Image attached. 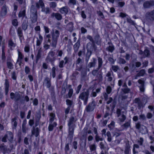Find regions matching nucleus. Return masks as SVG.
<instances>
[{"label": "nucleus", "instance_id": "59", "mask_svg": "<svg viewBox=\"0 0 154 154\" xmlns=\"http://www.w3.org/2000/svg\"><path fill=\"white\" fill-rule=\"evenodd\" d=\"M56 68L55 67H53L52 69V76L53 78H54L55 77L56 73H55Z\"/></svg>", "mask_w": 154, "mask_h": 154}, {"label": "nucleus", "instance_id": "7", "mask_svg": "<svg viewBox=\"0 0 154 154\" xmlns=\"http://www.w3.org/2000/svg\"><path fill=\"white\" fill-rule=\"evenodd\" d=\"M99 69H98V68L96 69H94L92 71V74L94 76H96V79L95 81L98 80L99 82L102 81L103 80V76L101 73H99L98 72Z\"/></svg>", "mask_w": 154, "mask_h": 154}, {"label": "nucleus", "instance_id": "22", "mask_svg": "<svg viewBox=\"0 0 154 154\" xmlns=\"http://www.w3.org/2000/svg\"><path fill=\"white\" fill-rule=\"evenodd\" d=\"M33 130L32 131V134H34L36 137H37L39 135V128H35L34 126L33 127Z\"/></svg>", "mask_w": 154, "mask_h": 154}, {"label": "nucleus", "instance_id": "23", "mask_svg": "<svg viewBox=\"0 0 154 154\" xmlns=\"http://www.w3.org/2000/svg\"><path fill=\"white\" fill-rule=\"evenodd\" d=\"M26 10L25 9L21 10L19 12L18 17H22V19L26 16Z\"/></svg>", "mask_w": 154, "mask_h": 154}, {"label": "nucleus", "instance_id": "12", "mask_svg": "<svg viewBox=\"0 0 154 154\" xmlns=\"http://www.w3.org/2000/svg\"><path fill=\"white\" fill-rule=\"evenodd\" d=\"M6 133V134H8V140L12 143L14 139L13 134L10 131H7Z\"/></svg>", "mask_w": 154, "mask_h": 154}, {"label": "nucleus", "instance_id": "21", "mask_svg": "<svg viewBox=\"0 0 154 154\" xmlns=\"http://www.w3.org/2000/svg\"><path fill=\"white\" fill-rule=\"evenodd\" d=\"M80 40L79 39L73 46L74 50L75 53H76L78 51L80 47Z\"/></svg>", "mask_w": 154, "mask_h": 154}, {"label": "nucleus", "instance_id": "48", "mask_svg": "<svg viewBox=\"0 0 154 154\" xmlns=\"http://www.w3.org/2000/svg\"><path fill=\"white\" fill-rule=\"evenodd\" d=\"M7 12V9L6 7L3 6L2 8L1 13L3 16L5 15L6 14Z\"/></svg>", "mask_w": 154, "mask_h": 154}, {"label": "nucleus", "instance_id": "54", "mask_svg": "<svg viewBox=\"0 0 154 154\" xmlns=\"http://www.w3.org/2000/svg\"><path fill=\"white\" fill-rule=\"evenodd\" d=\"M8 45H9L10 47H15L16 45L13 42L12 40H10L8 42Z\"/></svg>", "mask_w": 154, "mask_h": 154}, {"label": "nucleus", "instance_id": "37", "mask_svg": "<svg viewBox=\"0 0 154 154\" xmlns=\"http://www.w3.org/2000/svg\"><path fill=\"white\" fill-rule=\"evenodd\" d=\"M98 69H100V68L101 67L102 65V63H103V60L100 57H98Z\"/></svg>", "mask_w": 154, "mask_h": 154}, {"label": "nucleus", "instance_id": "51", "mask_svg": "<svg viewBox=\"0 0 154 154\" xmlns=\"http://www.w3.org/2000/svg\"><path fill=\"white\" fill-rule=\"evenodd\" d=\"M122 91L124 94H128L130 91V89L128 87L122 89Z\"/></svg>", "mask_w": 154, "mask_h": 154}, {"label": "nucleus", "instance_id": "62", "mask_svg": "<svg viewBox=\"0 0 154 154\" xmlns=\"http://www.w3.org/2000/svg\"><path fill=\"white\" fill-rule=\"evenodd\" d=\"M82 85L81 84L79 85L77 88V90H76V93L77 94H78L79 93L81 89V88Z\"/></svg>", "mask_w": 154, "mask_h": 154}, {"label": "nucleus", "instance_id": "27", "mask_svg": "<svg viewBox=\"0 0 154 154\" xmlns=\"http://www.w3.org/2000/svg\"><path fill=\"white\" fill-rule=\"evenodd\" d=\"M51 57L48 55L45 59V60L47 62H50L52 63H54V61L55 60V57H53L52 58Z\"/></svg>", "mask_w": 154, "mask_h": 154}, {"label": "nucleus", "instance_id": "9", "mask_svg": "<svg viewBox=\"0 0 154 154\" xmlns=\"http://www.w3.org/2000/svg\"><path fill=\"white\" fill-rule=\"evenodd\" d=\"M154 6V0H151L149 1L145 2L143 4V7L146 9L149 8Z\"/></svg>", "mask_w": 154, "mask_h": 154}, {"label": "nucleus", "instance_id": "45", "mask_svg": "<svg viewBox=\"0 0 154 154\" xmlns=\"http://www.w3.org/2000/svg\"><path fill=\"white\" fill-rule=\"evenodd\" d=\"M95 139L96 141L97 142H98L99 141H102L103 140V139L102 138L100 137L99 136L98 134L95 135Z\"/></svg>", "mask_w": 154, "mask_h": 154}, {"label": "nucleus", "instance_id": "16", "mask_svg": "<svg viewBox=\"0 0 154 154\" xmlns=\"http://www.w3.org/2000/svg\"><path fill=\"white\" fill-rule=\"evenodd\" d=\"M9 83L8 80L7 79L5 80V94L7 95L8 94L9 91Z\"/></svg>", "mask_w": 154, "mask_h": 154}, {"label": "nucleus", "instance_id": "13", "mask_svg": "<svg viewBox=\"0 0 154 154\" xmlns=\"http://www.w3.org/2000/svg\"><path fill=\"white\" fill-rule=\"evenodd\" d=\"M94 43H95L98 45H100L101 43V39L100 38L99 35L98 34H97L94 37Z\"/></svg>", "mask_w": 154, "mask_h": 154}, {"label": "nucleus", "instance_id": "42", "mask_svg": "<svg viewBox=\"0 0 154 154\" xmlns=\"http://www.w3.org/2000/svg\"><path fill=\"white\" fill-rule=\"evenodd\" d=\"M106 76L108 77L107 81L111 82L112 81L113 78L111 76V73L110 72H108L106 75Z\"/></svg>", "mask_w": 154, "mask_h": 154}, {"label": "nucleus", "instance_id": "19", "mask_svg": "<svg viewBox=\"0 0 154 154\" xmlns=\"http://www.w3.org/2000/svg\"><path fill=\"white\" fill-rule=\"evenodd\" d=\"M97 60L95 58H93V60L89 63L88 65V67L89 68L95 67L96 64Z\"/></svg>", "mask_w": 154, "mask_h": 154}, {"label": "nucleus", "instance_id": "15", "mask_svg": "<svg viewBox=\"0 0 154 154\" xmlns=\"http://www.w3.org/2000/svg\"><path fill=\"white\" fill-rule=\"evenodd\" d=\"M17 33L19 36L20 41L21 42H22V38H23L22 31L20 27H18L17 29Z\"/></svg>", "mask_w": 154, "mask_h": 154}, {"label": "nucleus", "instance_id": "32", "mask_svg": "<svg viewBox=\"0 0 154 154\" xmlns=\"http://www.w3.org/2000/svg\"><path fill=\"white\" fill-rule=\"evenodd\" d=\"M60 11L61 14H66L68 11V9L66 7H63L60 9Z\"/></svg>", "mask_w": 154, "mask_h": 154}, {"label": "nucleus", "instance_id": "33", "mask_svg": "<svg viewBox=\"0 0 154 154\" xmlns=\"http://www.w3.org/2000/svg\"><path fill=\"white\" fill-rule=\"evenodd\" d=\"M4 144L3 143L2 145H0V148L1 151H2L4 152V154L6 152H7L8 150V149L7 146L3 145Z\"/></svg>", "mask_w": 154, "mask_h": 154}, {"label": "nucleus", "instance_id": "60", "mask_svg": "<svg viewBox=\"0 0 154 154\" xmlns=\"http://www.w3.org/2000/svg\"><path fill=\"white\" fill-rule=\"evenodd\" d=\"M140 119H141L142 120L146 121V118L145 115L144 114H141L139 116Z\"/></svg>", "mask_w": 154, "mask_h": 154}, {"label": "nucleus", "instance_id": "1", "mask_svg": "<svg viewBox=\"0 0 154 154\" xmlns=\"http://www.w3.org/2000/svg\"><path fill=\"white\" fill-rule=\"evenodd\" d=\"M51 34L52 36V42L51 43V35L50 34L46 35L44 38L45 40L46 43H50L51 46L54 48H55L57 44L58 38L60 35V32L58 30H56L54 31V29H53L52 32H51Z\"/></svg>", "mask_w": 154, "mask_h": 154}, {"label": "nucleus", "instance_id": "31", "mask_svg": "<svg viewBox=\"0 0 154 154\" xmlns=\"http://www.w3.org/2000/svg\"><path fill=\"white\" fill-rule=\"evenodd\" d=\"M41 51L40 49H39L38 51L37 54L36 56V63H37L38 60L41 58Z\"/></svg>", "mask_w": 154, "mask_h": 154}, {"label": "nucleus", "instance_id": "34", "mask_svg": "<svg viewBox=\"0 0 154 154\" xmlns=\"http://www.w3.org/2000/svg\"><path fill=\"white\" fill-rule=\"evenodd\" d=\"M50 118L49 120V122L52 123L54 120L55 117V115L54 113H50Z\"/></svg>", "mask_w": 154, "mask_h": 154}, {"label": "nucleus", "instance_id": "2", "mask_svg": "<svg viewBox=\"0 0 154 154\" xmlns=\"http://www.w3.org/2000/svg\"><path fill=\"white\" fill-rule=\"evenodd\" d=\"M87 52L85 54V61L88 63L90 57L92 54V51H96L97 50V47L94 43H88L86 45Z\"/></svg>", "mask_w": 154, "mask_h": 154}, {"label": "nucleus", "instance_id": "47", "mask_svg": "<svg viewBox=\"0 0 154 154\" xmlns=\"http://www.w3.org/2000/svg\"><path fill=\"white\" fill-rule=\"evenodd\" d=\"M122 126L124 127V128L127 129L129 126H130V122L128 121L122 125Z\"/></svg>", "mask_w": 154, "mask_h": 154}, {"label": "nucleus", "instance_id": "25", "mask_svg": "<svg viewBox=\"0 0 154 154\" xmlns=\"http://www.w3.org/2000/svg\"><path fill=\"white\" fill-rule=\"evenodd\" d=\"M31 20L32 23H35L37 21V14L30 15Z\"/></svg>", "mask_w": 154, "mask_h": 154}, {"label": "nucleus", "instance_id": "28", "mask_svg": "<svg viewBox=\"0 0 154 154\" xmlns=\"http://www.w3.org/2000/svg\"><path fill=\"white\" fill-rule=\"evenodd\" d=\"M106 51L112 53L115 50V47L113 44H111V45L109 46L106 48Z\"/></svg>", "mask_w": 154, "mask_h": 154}, {"label": "nucleus", "instance_id": "17", "mask_svg": "<svg viewBox=\"0 0 154 154\" xmlns=\"http://www.w3.org/2000/svg\"><path fill=\"white\" fill-rule=\"evenodd\" d=\"M52 17H55V18L58 20H60L62 19V16L61 15L58 13H53L51 14Z\"/></svg>", "mask_w": 154, "mask_h": 154}, {"label": "nucleus", "instance_id": "61", "mask_svg": "<svg viewBox=\"0 0 154 154\" xmlns=\"http://www.w3.org/2000/svg\"><path fill=\"white\" fill-rule=\"evenodd\" d=\"M127 21L128 23L134 26H135L136 25V23H134V21L128 18L127 19Z\"/></svg>", "mask_w": 154, "mask_h": 154}, {"label": "nucleus", "instance_id": "10", "mask_svg": "<svg viewBox=\"0 0 154 154\" xmlns=\"http://www.w3.org/2000/svg\"><path fill=\"white\" fill-rule=\"evenodd\" d=\"M43 85H45L47 88H49L51 85L50 79L48 77H46L44 80Z\"/></svg>", "mask_w": 154, "mask_h": 154}, {"label": "nucleus", "instance_id": "3", "mask_svg": "<svg viewBox=\"0 0 154 154\" xmlns=\"http://www.w3.org/2000/svg\"><path fill=\"white\" fill-rule=\"evenodd\" d=\"M77 120L75 117L72 116L68 121V125L69 127V137L71 140L73 136L74 131L75 127V123Z\"/></svg>", "mask_w": 154, "mask_h": 154}, {"label": "nucleus", "instance_id": "40", "mask_svg": "<svg viewBox=\"0 0 154 154\" xmlns=\"http://www.w3.org/2000/svg\"><path fill=\"white\" fill-rule=\"evenodd\" d=\"M118 63L120 64H125L126 62L125 60L123 58L119 57L118 58Z\"/></svg>", "mask_w": 154, "mask_h": 154}, {"label": "nucleus", "instance_id": "56", "mask_svg": "<svg viewBox=\"0 0 154 154\" xmlns=\"http://www.w3.org/2000/svg\"><path fill=\"white\" fill-rule=\"evenodd\" d=\"M7 65L8 67L10 69H13V64L9 62H7Z\"/></svg>", "mask_w": 154, "mask_h": 154}, {"label": "nucleus", "instance_id": "26", "mask_svg": "<svg viewBox=\"0 0 154 154\" xmlns=\"http://www.w3.org/2000/svg\"><path fill=\"white\" fill-rule=\"evenodd\" d=\"M37 14V11L35 6L32 5L30 9V15Z\"/></svg>", "mask_w": 154, "mask_h": 154}, {"label": "nucleus", "instance_id": "18", "mask_svg": "<svg viewBox=\"0 0 154 154\" xmlns=\"http://www.w3.org/2000/svg\"><path fill=\"white\" fill-rule=\"evenodd\" d=\"M130 146L129 142H127L125 144V148L124 152L125 154H129V152L130 150Z\"/></svg>", "mask_w": 154, "mask_h": 154}, {"label": "nucleus", "instance_id": "11", "mask_svg": "<svg viewBox=\"0 0 154 154\" xmlns=\"http://www.w3.org/2000/svg\"><path fill=\"white\" fill-rule=\"evenodd\" d=\"M17 117H15L11 120L13 129H16L17 125Z\"/></svg>", "mask_w": 154, "mask_h": 154}, {"label": "nucleus", "instance_id": "36", "mask_svg": "<svg viewBox=\"0 0 154 154\" xmlns=\"http://www.w3.org/2000/svg\"><path fill=\"white\" fill-rule=\"evenodd\" d=\"M73 93V90L72 88L69 89L68 95L66 96V98H70Z\"/></svg>", "mask_w": 154, "mask_h": 154}, {"label": "nucleus", "instance_id": "30", "mask_svg": "<svg viewBox=\"0 0 154 154\" xmlns=\"http://www.w3.org/2000/svg\"><path fill=\"white\" fill-rule=\"evenodd\" d=\"M116 113L117 115V117H119L122 114H125L126 115V112L125 110L121 111L120 109H117L116 110Z\"/></svg>", "mask_w": 154, "mask_h": 154}, {"label": "nucleus", "instance_id": "24", "mask_svg": "<svg viewBox=\"0 0 154 154\" xmlns=\"http://www.w3.org/2000/svg\"><path fill=\"white\" fill-rule=\"evenodd\" d=\"M120 130L119 129L116 128L114 131L112 132V134L113 135V136H116V137H117L121 134V133L119 132Z\"/></svg>", "mask_w": 154, "mask_h": 154}, {"label": "nucleus", "instance_id": "52", "mask_svg": "<svg viewBox=\"0 0 154 154\" xmlns=\"http://www.w3.org/2000/svg\"><path fill=\"white\" fill-rule=\"evenodd\" d=\"M89 147L91 151H94L96 149V146L95 144L90 145Z\"/></svg>", "mask_w": 154, "mask_h": 154}, {"label": "nucleus", "instance_id": "6", "mask_svg": "<svg viewBox=\"0 0 154 154\" xmlns=\"http://www.w3.org/2000/svg\"><path fill=\"white\" fill-rule=\"evenodd\" d=\"M96 106V103L94 100L90 103L85 107V111L87 112L93 111Z\"/></svg>", "mask_w": 154, "mask_h": 154}, {"label": "nucleus", "instance_id": "46", "mask_svg": "<svg viewBox=\"0 0 154 154\" xmlns=\"http://www.w3.org/2000/svg\"><path fill=\"white\" fill-rule=\"evenodd\" d=\"M17 51L18 52V59L17 60V62L19 60H21L23 59V55L22 54L21 52L19 50H17Z\"/></svg>", "mask_w": 154, "mask_h": 154}, {"label": "nucleus", "instance_id": "55", "mask_svg": "<svg viewBox=\"0 0 154 154\" xmlns=\"http://www.w3.org/2000/svg\"><path fill=\"white\" fill-rule=\"evenodd\" d=\"M112 70L115 72H116L119 69V66L117 65H113L112 67Z\"/></svg>", "mask_w": 154, "mask_h": 154}, {"label": "nucleus", "instance_id": "29", "mask_svg": "<svg viewBox=\"0 0 154 154\" xmlns=\"http://www.w3.org/2000/svg\"><path fill=\"white\" fill-rule=\"evenodd\" d=\"M73 24L72 22L68 23L66 26V28L70 32H72L73 29Z\"/></svg>", "mask_w": 154, "mask_h": 154}, {"label": "nucleus", "instance_id": "44", "mask_svg": "<svg viewBox=\"0 0 154 154\" xmlns=\"http://www.w3.org/2000/svg\"><path fill=\"white\" fill-rule=\"evenodd\" d=\"M115 126V122L113 121H112L110 124L108 125V126L110 130L113 129Z\"/></svg>", "mask_w": 154, "mask_h": 154}, {"label": "nucleus", "instance_id": "8", "mask_svg": "<svg viewBox=\"0 0 154 154\" xmlns=\"http://www.w3.org/2000/svg\"><path fill=\"white\" fill-rule=\"evenodd\" d=\"M145 17L148 21L153 22L154 21V10L147 12L145 14Z\"/></svg>", "mask_w": 154, "mask_h": 154}, {"label": "nucleus", "instance_id": "14", "mask_svg": "<svg viewBox=\"0 0 154 154\" xmlns=\"http://www.w3.org/2000/svg\"><path fill=\"white\" fill-rule=\"evenodd\" d=\"M139 130L140 132L142 134H146L148 132L147 127L143 125H142L141 127L139 129Z\"/></svg>", "mask_w": 154, "mask_h": 154}, {"label": "nucleus", "instance_id": "50", "mask_svg": "<svg viewBox=\"0 0 154 154\" xmlns=\"http://www.w3.org/2000/svg\"><path fill=\"white\" fill-rule=\"evenodd\" d=\"M150 55L149 51L147 49H145L143 52V56L146 57H148Z\"/></svg>", "mask_w": 154, "mask_h": 154}, {"label": "nucleus", "instance_id": "49", "mask_svg": "<svg viewBox=\"0 0 154 154\" xmlns=\"http://www.w3.org/2000/svg\"><path fill=\"white\" fill-rule=\"evenodd\" d=\"M121 116L119 118V119L121 122H124L126 119V116L125 114H122Z\"/></svg>", "mask_w": 154, "mask_h": 154}, {"label": "nucleus", "instance_id": "20", "mask_svg": "<svg viewBox=\"0 0 154 154\" xmlns=\"http://www.w3.org/2000/svg\"><path fill=\"white\" fill-rule=\"evenodd\" d=\"M50 124L48 127V130L49 131H52L53 130L54 128L57 125L56 122H54L53 123L49 122Z\"/></svg>", "mask_w": 154, "mask_h": 154}, {"label": "nucleus", "instance_id": "4", "mask_svg": "<svg viewBox=\"0 0 154 154\" xmlns=\"http://www.w3.org/2000/svg\"><path fill=\"white\" fill-rule=\"evenodd\" d=\"M89 95V90L87 89L86 91L82 92L80 94L79 98L84 101V104L86 105L87 103Z\"/></svg>", "mask_w": 154, "mask_h": 154}, {"label": "nucleus", "instance_id": "41", "mask_svg": "<svg viewBox=\"0 0 154 154\" xmlns=\"http://www.w3.org/2000/svg\"><path fill=\"white\" fill-rule=\"evenodd\" d=\"M20 98L21 97L20 94L18 93H16L14 100L15 101H17L19 100Z\"/></svg>", "mask_w": 154, "mask_h": 154}, {"label": "nucleus", "instance_id": "39", "mask_svg": "<svg viewBox=\"0 0 154 154\" xmlns=\"http://www.w3.org/2000/svg\"><path fill=\"white\" fill-rule=\"evenodd\" d=\"M145 73V70L144 69L141 70L136 75L137 76H143Z\"/></svg>", "mask_w": 154, "mask_h": 154}, {"label": "nucleus", "instance_id": "53", "mask_svg": "<svg viewBox=\"0 0 154 154\" xmlns=\"http://www.w3.org/2000/svg\"><path fill=\"white\" fill-rule=\"evenodd\" d=\"M66 104L69 106L68 107H69L70 108L72 105L73 102L69 99H67L66 100Z\"/></svg>", "mask_w": 154, "mask_h": 154}, {"label": "nucleus", "instance_id": "5", "mask_svg": "<svg viewBox=\"0 0 154 154\" xmlns=\"http://www.w3.org/2000/svg\"><path fill=\"white\" fill-rule=\"evenodd\" d=\"M36 8L39 9L40 6L42 8V11L45 13L46 14L50 13V10L48 7L45 8L44 2L42 0H39V1L36 3Z\"/></svg>", "mask_w": 154, "mask_h": 154}, {"label": "nucleus", "instance_id": "58", "mask_svg": "<svg viewBox=\"0 0 154 154\" xmlns=\"http://www.w3.org/2000/svg\"><path fill=\"white\" fill-rule=\"evenodd\" d=\"M9 33L10 35H14L15 34V30L14 28L13 27H11L10 28L9 31Z\"/></svg>", "mask_w": 154, "mask_h": 154}, {"label": "nucleus", "instance_id": "38", "mask_svg": "<svg viewBox=\"0 0 154 154\" xmlns=\"http://www.w3.org/2000/svg\"><path fill=\"white\" fill-rule=\"evenodd\" d=\"M51 93V96H54L55 94L54 87V86H51L49 88H48Z\"/></svg>", "mask_w": 154, "mask_h": 154}, {"label": "nucleus", "instance_id": "35", "mask_svg": "<svg viewBox=\"0 0 154 154\" xmlns=\"http://www.w3.org/2000/svg\"><path fill=\"white\" fill-rule=\"evenodd\" d=\"M28 25V22L26 21L23 22L22 24V27L23 29L25 31L27 28Z\"/></svg>", "mask_w": 154, "mask_h": 154}, {"label": "nucleus", "instance_id": "57", "mask_svg": "<svg viewBox=\"0 0 154 154\" xmlns=\"http://www.w3.org/2000/svg\"><path fill=\"white\" fill-rule=\"evenodd\" d=\"M56 3L54 2H51L50 4V7L53 9L55 8L56 7Z\"/></svg>", "mask_w": 154, "mask_h": 154}, {"label": "nucleus", "instance_id": "63", "mask_svg": "<svg viewBox=\"0 0 154 154\" xmlns=\"http://www.w3.org/2000/svg\"><path fill=\"white\" fill-rule=\"evenodd\" d=\"M64 149H65V153L67 152L69 150V143H67Z\"/></svg>", "mask_w": 154, "mask_h": 154}, {"label": "nucleus", "instance_id": "43", "mask_svg": "<svg viewBox=\"0 0 154 154\" xmlns=\"http://www.w3.org/2000/svg\"><path fill=\"white\" fill-rule=\"evenodd\" d=\"M106 135L107 137V140L109 142H111L112 140V138L111 134L109 131H108L107 132Z\"/></svg>", "mask_w": 154, "mask_h": 154}, {"label": "nucleus", "instance_id": "64", "mask_svg": "<svg viewBox=\"0 0 154 154\" xmlns=\"http://www.w3.org/2000/svg\"><path fill=\"white\" fill-rule=\"evenodd\" d=\"M111 91L112 89L111 87L109 86H107L106 88V91L107 93L109 94L111 92Z\"/></svg>", "mask_w": 154, "mask_h": 154}]
</instances>
